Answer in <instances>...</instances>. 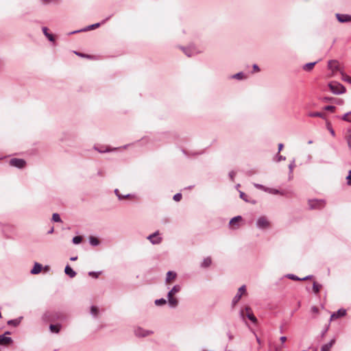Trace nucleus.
<instances>
[{"instance_id": "1", "label": "nucleus", "mask_w": 351, "mask_h": 351, "mask_svg": "<svg viewBox=\"0 0 351 351\" xmlns=\"http://www.w3.org/2000/svg\"><path fill=\"white\" fill-rule=\"evenodd\" d=\"M330 90L336 95L343 94L346 92V88L340 83L332 82L328 84Z\"/></svg>"}, {"instance_id": "2", "label": "nucleus", "mask_w": 351, "mask_h": 351, "mask_svg": "<svg viewBox=\"0 0 351 351\" xmlns=\"http://www.w3.org/2000/svg\"><path fill=\"white\" fill-rule=\"evenodd\" d=\"M308 206L311 209H322L325 206V201L324 199H309L308 202Z\"/></svg>"}, {"instance_id": "3", "label": "nucleus", "mask_w": 351, "mask_h": 351, "mask_svg": "<svg viewBox=\"0 0 351 351\" xmlns=\"http://www.w3.org/2000/svg\"><path fill=\"white\" fill-rule=\"evenodd\" d=\"M246 291V287L245 285H242L238 290L237 293L235 295V296L233 298L232 301V306H234L240 300L242 295L245 293Z\"/></svg>"}, {"instance_id": "4", "label": "nucleus", "mask_w": 351, "mask_h": 351, "mask_svg": "<svg viewBox=\"0 0 351 351\" xmlns=\"http://www.w3.org/2000/svg\"><path fill=\"white\" fill-rule=\"evenodd\" d=\"M256 226L259 229H265L269 227V222L265 217H261L256 221Z\"/></svg>"}, {"instance_id": "5", "label": "nucleus", "mask_w": 351, "mask_h": 351, "mask_svg": "<svg viewBox=\"0 0 351 351\" xmlns=\"http://www.w3.org/2000/svg\"><path fill=\"white\" fill-rule=\"evenodd\" d=\"M147 239L154 245H157L162 242V238L159 237L158 231L149 235Z\"/></svg>"}, {"instance_id": "6", "label": "nucleus", "mask_w": 351, "mask_h": 351, "mask_svg": "<svg viewBox=\"0 0 351 351\" xmlns=\"http://www.w3.org/2000/svg\"><path fill=\"white\" fill-rule=\"evenodd\" d=\"M154 332L152 330H145L141 327H138L134 330V334L138 337H145L148 335H152Z\"/></svg>"}, {"instance_id": "7", "label": "nucleus", "mask_w": 351, "mask_h": 351, "mask_svg": "<svg viewBox=\"0 0 351 351\" xmlns=\"http://www.w3.org/2000/svg\"><path fill=\"white\" fill-rule=\"evenodd\" d=\"M26 162L21 158H12L10 160L11 166L21 169L25 166Z\"/></svg>"}, {"instance_id": "8", "label": "nucleus", "mask_w": 351, "mask_h": 351, "mask_svg": "<svg viewBox=\"0 0 351 351\" xmlns=\"http://www.w3.org/2000/svg\"><path fill=\"white\" fill-rule=\"evenodd\" d=\"M10 332L7 331L3 335H0V345L7 346L12 343V339L10 337H6V335H10Z\"/></svg>"}, {"instance_id": "9", "label": "nucleus", "mask_w": 351, "mask_h": 351, "mask_svg": "<svg viewBox=\"0 0 351 351\" xmlns=\"http://www.w3.org/2000/svg\"><path fill=\"white\" fill-rule=\"evenodd\" d=\"M337 19L340 23L351 22V15L344 14H336Z\"/></svg>"}, {"instance_id": "10", "label": "nucleus", "mask_w": 351, "mask_h": 351, "mask_svg": "<svg viewBox=\"0 0 351 351\" xmlns=\"http://www.w3.org/2000/svg\"><path fill=\"white\" fill-rule=\"evenodd\" d=\"M245 311H247V314H246L247 317L249 319H250L253 323L256 324L257 322V319L254 315L253 313L252 312L251 308L249 306H247V307H245Z\"/></svg>"}, {"instance_id": "11", "label": "nucleus", "mask_w": 351, "mask_h": 351, "mask_svg": "<svg viewBox=\"0 0 351 351\" xmlns=\"http://www.w3.org/2000/svg\"><path fill=\"white\" fill-rule=\"evenodd\" d=\"M328 69L332 71H338L339 68V62L337 60H329L328 63Z\"/></svg>"}, {"instance_id": "12", "label": "nucleus", "mask_w": 351, "mask_h": 351, "mask_svg": "<svg viewBox=\"0 0 351 351\" xmlns=\"http://www.w3.org/2000/svg\"><path fill=\"white\" fill-rule=\"evenodd\" d=\"M346 314V311L345 309H339L336 313H334L331 317L330 319H337L339 317H343Z\"/></svg>"}, {"instance_id": "13", "label": "nucleus", "mask_w": 351, "mask_h": 351, "mask_svg": "<svg viewBox=\"0 0 351 351\" xmlns=\"http://www.w3.org/2000/svg\"><path fill=\"white\" fill-rule=\"evenodd\" d=\"M42 268H43V266L41 264H40L38 263H35L34 267L32 268V269L31 270L30 272L32 274H38L41 271Z\"/></svg>"}, {"instance_id": "14", "label": "nucleus", "mask_w": 351, "mask_h": 351, "mask_svg": "<svg viewBox=\"0 0 351 351\" xmlns=\"http://www.w3.org/2000/svg\"><path fill=\"white\" fill-rule=\"evenodd\" d=\"M335 339H331L329 343H326L322 346V347L321 348V351H330V348L332 347V346L335 344Z\"/></svg>"}, {"instance_id": "15", "label": "nucleus", "mask_w": 351, "mask_h": 351, "mask_svg": "<svg viewBox=\"0 0 351 351\" xmlns=\"http://www.w3.org/2000/svg\"><path fill=\"white\" fill-rule=\"evenodd\" d=\"M64 272L70 278H74L76 276V272L69 265L65 267Z\"/></svg>"}, {"instance_id": "16", "label": "nucleus", "mask_w": 351, "mask_h": 351, "mask_svg": "<svg viewBox=\"0 0 351 351\" xmlns=\"http://www.w3.org/2000/svg\"><path fill=\"white\" fill-rule=\"evenodd\" d=\"M169 305L171 308H175L178 304V301L176 298H173V296L167 297Z\"/></svg>"}, {"instance_id": "17", "label": "nucleus", "mask_w": 351, "mask_h": 351, "mask_svg": "<svg viewBox=\"0 0 351 351\" xmlns=\"http://www.w3.org/2000/svg\"><path fill=\"white\" fill-rule=\"evenodd\" d=\"M100 25H101V23H97L88 25L86 27H85L84 29H82V31H88V30L93 29L95 28L99 27ZM79 32H82V30L75 31V32H71V34H74V33Z\"/></svg>"}, {"instance_id": "18", "label": "nucleus", "mask_w": 351, "mask_h": 351, "mask_svg": "<svg viewBox=\"0 0 351 351\" xmlns=\"http://www.w3.org/2000/svg\"><path fill=\"white\" fill-rule=\"evenodd\" d=\"M180 287L179 285H175L169 291L167 294V297L173 296L176 293L180 291Z\"/></svg>"}, {"instance_id": "19", "label": "nucleus", "mask_w": 351, "mask_h": 351, "mask_svg": "<svg viewBox=\"0 0 351 351\" xmlns=\"http://www.w3.org/2000/svg\"><path fill=\"white\" fill-rule=\"evenodd\" d=\"M316 63L317 62L306 63L303 66L302 68L306 71H311L313 69Z\"/></svg>"}, {"instance_id": "20", "label": "nucleus", "mask_w": 351, "mask_h": 351, "mask_svg": "<svg viewBox=\"0 0 351 351\" xmlns=\"http://www.w3.org/2000/svg\"><path fill=\"white\" fill-rule=\"evenodd\" d=\"M43 34H45V36L50 40V41H53L54 40V37L51 34H49L48 33V29L47 27H43Z\"/></svg>"}, {"instance_id": "21", "label": "nucleus", "mask_w": 351, "mask_h": 351, "mask_svg": "<svg viewBox=\"0 0 351 351\" xmlns=\"http://www.w3.org/2000/svg\"><path fill=\"white\" fill-rule=\"evenodd\" d=\"M49 329L51 332L58 333L60 329V326L58 324H51L49 326Z\"/></svg>"}, {"instance_id": "22", "label": "nucleus", "mask_w": 351, "mask_h": 351, "mask_svg": "<svg viewBox=\"0 0 351 351\" xmlns=\"http://www.w3.org/2000/svg\"><path fill=\"white\" fill-rule=\"evenodd\" d=\"M212 263L211 258L210 257L205 258L203 262L201 264L202 267H208Z\"/></svg>"}, {"instance_id": "23", "label": "nucleus", "mask_w": 351, "mask_h": 351, "mask_svg": "<svg viewBox=\"0 0 351 351\" xmlns=\"http://www.w3.org/2000/svg\"><path fill=\"white\" fill-rule=\"evenodd\" d=\"M176 274L173 271H169L167 274L166 281L168 282L171 280L176 278Z\"/></svg>"}, {"instance_id": "24", "label": "nucleus", "mask_w": 351, "mask_h": 351, "mask_svg": "<svg viewBox=\"0 0 351 351\" xmlns=\"http://www.w3.org/2000/svg\"><path fill=\"white\" fill-rule=\"evenodd\" d=\"M346 139L348 143V146L351 151V130H349L347 132Z\"/></svg>"}, {"instance_id": "25", "label": "nucleus", "mask_w": 351, "mask_h": 351, "mask_svg": "<svg viewBox=\"0 0 351 351\" xmlns=\"http://www.w3.org/2000/svg\"><path fill=\"white\" fill-rule=\"evenodd\" d=\"M89 242L90 245H92L93 246H97L99 244V241L98 240V239L94 237H90Z\"/></svg>"}, {"instance_id": "26", "label": "nucleus", "mask_w": 351, "mask_h": 351, "mask_svg": "<svg viewBox=\"0 0 351 351\" xmlns=\"http://www.w3.org/2000/svg\"><path fill=\"white\" fill-rule=\"evenodd\" d=\"M182 49L188 57H191L195 53L193 50H192L191 48L182 47Z\"/></svg>"}, {"instance_id": "27", "label": "nucleus", "mask_w": 351, "mask_h": 351, "mask_svg": "<svg viewBox=\"0 0 351 351\" xmlns=\"http://www.w3.org/2000/svg\"><path fill=\"white\" fill-rule=\"evenodd\" d=\"M322 287V285L319 284H317L316 282H314L313 284V291L315 293H318L319 292V290Z\"/></svg>"}, {"instance_id": "28", "label": "nucleus", "mask_w": 351, "mask_h": 351, "mask_svg": "<svg viewBox=\"0 0 351 351\" xmlns=\"http://www.w3.org/2000/svg\"><path fill=\"white\" fill-rule=\"evenodd\" d=\"M342 119L347 122L351 123V111L346 113L343 117Z\"/></svg>"}, {"instance_id": "29", "label": "nucleus", "mask_w": 351, "mask_h": 351, "mask_svg": "<svg viewBox=\"0 0 351 351\" xmlns=\"http://www.w3.org/2000/svg\"><path fill=\"white\" fill-rule=\"evenodd\" d=\"M341 74L342 75V77H341L342 80L351 84V77H350L348 75L345 74L342 71L341 72Z\"/></svg>"}, {"instance_id": "30", "label": "nucleus", "mask_w": 351, "mask_h": 351, "mask_svg": "<svg viewBox=\"0 0 351 351\" xmlns=\"http://www.w3.org/2000/svg\"><path fill=\"white\" fill-rule=\"evenodd\" d=\"M98 312H99V311H98V308H97V306H92L90 307V313H91V315H93L94 317H97V315H98Z\"/></svg>"}, {"instance_id": "31", "label": "nucleus", "mask_w": 351, "mask_h": 351, "mask_svg": "<svg viewBox=\"0 0 351 351\" xmlns=\"http://www.w3.org/2000/svg\"><path fill=\"white\" fill-rule=\"evenodd\" d=\"M308 116L311 117H321V118L324 117V114L322 112H310L308 114Z\"/></svg>"}, {"instance_id": "32", "label": "nucleus", "mask_w": 351, "mask_h": 351, "mask_svg": "<svg viewBox=\"0 0 351 351\" xmlns=\"http://www.w3.org/2000/svg\"><path fill=\"white\" fill-rule=\"evenodd\" d=\"M245 77V75L243 72H239L234 75H232V78L237 79V80H242Z\"/></svg>"}, {"instance_id": "33", "label": "nucleus", "mask_w": 351, "mask_h": 351, "mask_svg": "<svg viewBox=\"0 0 351 351\" xmlns=\"http://www.w3.org/2000/svg\"><path fill=\"white\" fill-rule=\"evenodd\" d=\"M167 303V301L164 298H160L155 300V304L157 306H160L165 304Z\"/></svg>"}, {"instance_id": "34", "label": "nucleus", "mask_w": 351, "mask_h": 351, "mask_svg": "<svg viewBox=\"0 0 351 351\" xmlns=\"http://www.w3.org/2000/svg\"><path fill=\"white\" fill-rule=\"evenodd\" d=\"M242 219V217L241 216H237L231 219L230 221V225H234L236 222L239 221Z\"/></svg>"}, {"instance_id": "35", "label": "nucleus", "mask_w": 351, "mask_h": 351, "mask_svg": "<svg viewBox=\"0 0 351 351\" xmlns=\"http://www.w3.org/2000/svg\"><path fill=\"white\" fill-rule=\"evenodd\" d=\"M82 237L80 236L74 237L72 240V241L74 244H79L82 242Z\"/></svg>"}, {"instance_id": "36", "label": "nucleus", "mask_w": 351, "mask_h": 351, "mask_svg": "<svg viewBox=\"0 0 351 351\" xmlns=\"http://www.w3.org/2000/svg\"><path fill=\"white\" fill-rule=\"evenodd\" d=\"M114 193H115V194L117 195V196L118 197V198H119V199H124V198H125V197H130V194H127V195H123H123H121V194H119V190H118V189H115V190H114Z\"/></svg>"}, {"instance_id": "37", "label": "nucleus", "mask_w": 351, "mask_h": 351, "mask_svg": "<svg viewBox=\"0 0 351 351\" xmlns=\"http://www.w3.org/2000/svg\"><path fill=\"white\" fill-rule=\"evenodd\" d=\"M52 220L55 222H61V218L58 213H53L52 215Z\"/></svg>"}, {"instance_id": "38", "label": "nucleus", "mask_w": 351, "mask_h": 351, "mask_svg": "<svg viewBox=\"0 0 351 351\" xmlns=\"http://www.w3.org/2000/svg\"><path fill=\"white\" fill-rule=\"evenodd\" d=\"M100 274H101V271H99V272H95V271H90V272H88V275L90 276H92V277L95 278H97Z\"/></svg>"}, {"instance_id": "39", "label": "nucleus", "mask_w": 351, "mask_h": 351, "mask_svg": "<svg viewBox=\"0 0 351 351\" xmlns=\"http://www.w3.org/2000/svg\"><path fill=\"white\" fill-rule=\"evenodd\" d=\"M19 324V321L17 319H11L8 322V324L13 325L14 326H17Z\"/></svg>"}, {"instance_id": "40", "label": "nucleus", "mask_w": 351, "mask_h": 351, "mask_svg": "<svg viewBox=\"0 0 351 351\" xmlns=\"http://www.w3.org/2000/svg\"><path fill=\"white\" fill-rule=\"evenodd\" d=\"M295 167V160H293L291 161V162L289 164V174H292V172H293V168Z\"/></svg>"}, {"instance_id": "41", "label": "nucleus", "mask_w": 351, "mask_h": 351, "mask_svg": "<svg viewBox=\"0 0 351 351\" xmlns=\"http://www.w3.org/2000/svg\"><path fill=\"white\" fill-rule=\"evenodd\" d=\"M173 199L176 201V202H179L180 201V199H182V194L178 193H176L174 195Z\"/></svg>"}, {"instance_id": "42", "label": "nucleus", "mask_w": 351, "mask_h": 351, "mask_svg": "<svg viewBox=\"0 0 351 351\" xmlns=\"http://www.w3.org/2000/svg\"><path fill=\"white\" fill-rule=\"evenodd\" d=\"M287 277L289 279L293 280H301V278H298V276L293 275V274H288Z\"/></svg>"}, {"instance_id": "43", "label": "nucleus", "mask_w": 351, "mask_h": 351, "mask_svg": "<svg viewBox=\"0 0 351 351\" xmlns=\"http://www.w3.org/2000/svg\"><path fill=\"white\" fill-rule=\"evenodd\" d=\"M346 180H348L347 184L351 185V170L349 171Z\"/></svg>"}, {"instance_id": "44", "label": "nucleus", "mask_w": 351, "mask_h": 351, "mask_svg": "<svg viewBox=\"0 0 351 351\" xmlns=\"http://www.w3.org/2000/svg\"><path fill=\"white\" fill-rule=\"evenodd\" d=\"M324 109L328 111L333 112L335 109V107L334 106H326Z\"/></svg>"}, {"instance_id": "45", "label": "nucleus", "mask_w": 351, "mask_h": 351, "mask_svg": "<svg viewBox=\"0 0 351 351\" xmlns=\"http://www.w3.org/2000/svg\"><path fill=\"white\" fill-rule=\"evenodd\" d=\"M311 311L313 313L317 314L319 313V309H318V308L317 306H313L311 307Z\"/></svg>"}, {"instance_id": "46", "label": "nucleus", "mask_w": 351, "mask_h": 351, "mask_svg": "<svg viewBox=\"0 0 351 351\" xmlns=\"http://www.w3.org/2000/svg\"><path fill=\"white\" fill-rule=\"evenodd\" d=\"M240 197L241 199H243L244 201L245 202H248L247 199H246V195L245 193L242 192V191H240Z\"/></svg>"}, {"instance_id": "47", "label": "nucleus", "mask_w": 351, "mask_h": 351, "mask_svg": "<svg viewBox=\"0 0 351 351\" xmlns=\"http://www.w3.org/2000/svg\"><path fill=\"white\" fill-rule=\"evenodd\" d=\"M43 2L45 4H47V3H54V2H57L59 0H42Z\"/></svg>"}, {"instance_id": "48", "label": "nucleus", "mask_w": 351, "mask_h": 351, "mask_svg": "<svg viewBox=\"0 0 351 351\" xmlns=\"http://www.w3.org/2000/svg\"><path fill=\"white\" fill-rule=\"evenodd\" d=\"M235 175H236V173L233 171H232L229 173V176L232 181L234 180V178Z\"/></svg>"}, {"instance_id": "49", "label": "nucleus", "mask_w": 351, "mask_h": 351, "mask_svg": "<svg viewBox=\"0 0 351 351\" xmlns=\"http://www.w3.org/2000/svg\"><path fill=\"white\" fill-rule=\"evenodd\" d=\"M255 187H256L257 189H264L265 190V187L264 186L261 185V184H254Z\"/></svg>"}, {"instance_id": "50", "label": "nucleus", "mask_w": 351, "mask_h": 351, "mask_svg": "<svg viewBox=\"0 0 351 351\" xmlns=\"http://www.w3.org/2000/svg\"><path fill=\"white\" fill-rule=\"evenodd\" d=\"M253 69L256 72H258L260 71V69H259V67H258V66L257 64H254L253 65Z\"/></svg>"}, {"instance_id": "51", "label": "nucleus", "mask_w": 351, "mask_h": 351, "mask_svg": "<svg viewBox=\"0 0 351 351\" xmlns=\"http://www.w3.org/2000/svg\"><path fill=\"white\" fill-rule=\"evenodd\" d=\"M286 159L285 156L280 155L278 158V161L285 160Z\"/></svg>"}, {"instance_id": "52", "label": "nucleus", "mask_w": 351, "mask_h": 351, "mask_svg": "<svg viewBox=\"0 0 351 351\" xmlns=\"http://www.w3.org/2000/svg\"><path fill=\"white\" fill-rule=\"evenodd\" d=\"M280 339L282 343H285L286 341V340H287V337H285V336H282V337H280Z\"/></svg>"}, {"instance_id": "53", "label": "nucleus", "mask_w": 351, "mask_h": 351, "mask_svg": "<svg viewBox=\"0 0 351 351\" xmlns=\"http://www.w3.org/2000/svg\"><path fill=\"white\" fill-rule=\"evenodd\" d=\"M312 278V276H307L304 278H301V280H308V279H311Z\"/></svg>"}, {"instance_id": "54", "label": "nucleus", "mask_w": 351, "mask_h": 351, "mask_svg": "<svg viewBox=\"0 0 351 351\" xmlns=\"http://www.w3.org/2000/svg\"><path fill=\"white\" fill-rule=\"evenodd\" d=\"M255 336H256V341L258 344H261V341L260 339V338L255 334Z\"/></svg>"}, {"instance_id": "55", "label": "nucleus", "mask_w": 351, "mask_h": 351, "mask_svg": "<svg viewBox=\"0 0 351 351\" xmlns=\"http://www.w3.org/2000/svg\"><path fill=\"white\" fill-rule=\"evenodd\" d=\"M282 147H283V144L280 143L278 145V152H280L282 150Z\"/></svg>"}, {"instance_id": "56", "label": "nucleus", "mask_w": 351, "mask_h": 351, "mask_svg": "<svg viewBox=\"0 0 351 351\" xmlns=\"http://www.w3.org/2000/svg\"><path fill=\"white\" fill-rule=\"evenodd\" d=\"M329 131L332 136H335V131L333 130L332 128H329Z\"/></svg>"}, {"instance_id": "57", "label": "nucleus", "mask_w": 351, "mask_h": 351, "mask_svg": "<svg viewBox=\"0 0 351 351\" xmlns=\"http://www.w3.org/2000/svg\"><path fill=\"white\" fill-rule=\"evenodd\" d=\"M228 336L230 340L233 339V336L230 332L228 333Z\"/></svg>"}, {"instance_id": "58", "label": "nucleus", "mask_w": 351, "mask_h": 351, "mask_svg": "<svg viewBox=\"0 0 351 351\" xmlns=\"http://www.w3.org/2000/svg\"><path fill=\"white\" fill-rule=\"evenodd\" d=\"M77 256H75V257H71V258H70V260L73 261L77 260Z\"/></svg>"}, {"instance_id": "59", "label": "nucleus", "mask_w": 351, "mask_h": 351, "mask_svg": "<svg viewBox=\"0 0 351 351\" xmlns=\"http://www.w3.org/2000/svg\"><path fill=\"white\" fill-rule=\"evenodd\" d=\"M278 193H279V191L278 190L275 189L273 191V193H274V194H278Z\"/></svg>"}, {"instance_id": "60", "label": "nucleus", "mask_w": 351, "mask_h": 351, "mask_svg": "<svg viewBox=\"0 0 351 351\" xmlns=\"http://www.w3.org/2000/svg\"><path fill=\"white\" fill-rule=\"evenodd\" d=\"M53 228H51V229L49 231V234H50V233H52V232H53Z\"/></svg>"}, {"instance_id": "61", "label": "nucleus", "mask_w": 351, "mask_h": 351, "mask_svg": "<svg viewBox=\"0 0 351 351\" xmlns=\"http://www.w3.org/2000/svg\"><path fill=\"white\" fill-rule=\"evenodd\" d=\"M308 144H312L313 143V141H311V140L308 141Z\"/></svg>"}, {"instance_id": "62", "label": "nucleus", "mask_w": 351, "mask_h": 351, "mask_svg": "<svg viewBox=\"0 0 351 351\" xmlns=\"http://www.w3.org/2000/svg\"><path fill=\"white\" fill-rule=\"evenodd\" d=\"M77 55H79V56H84V55H83V54H81V53H77Z\"/></svg>"}, {"instance_id": "63", "label": "nucleus", "mask_w": 351, "mask_h": 351, "mask_svg": "<svg viewBox=\"0 0 351 351\" xmlns=\"http://www.w3.org/2000/svg\"><path fill=\"white\" fill-rule=\"evenodd\" d=\"M241 315L243 317V311H241Z\"/></svg>"}]
</instances>
